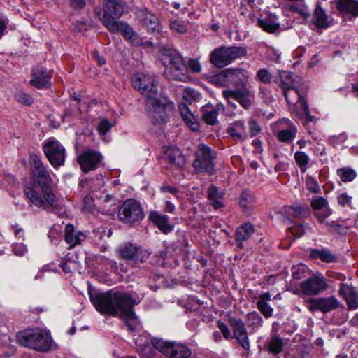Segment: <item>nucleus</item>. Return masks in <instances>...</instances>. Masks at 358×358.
<instances>
[{"instance_id": "nucleus-44", "label": "nucleus", "mask_w": 358, "mask_h": 358, "mask_svg": "<svg viewBox=\"0 0 358 358\" xmlns=\"http://www.w3.org/2000/svg\"><path fill=\"white\" fill-rule=\"evenodd\" d=\"M152 264L160 266H171L172 264L169 261V257L168 256L167 250H161L156 253L152 257Z\"/></svg>"}, {"instance_id": "nucleus-26", "label": "nucleus", "mask_w": 358, "mask_h": 358, "mask_svg": "<svg viewBox=\"0 0 358 358\" xmlns=\"http://www.w3.org/2000/svg\"><path fill=\"white\" fill-rule=\"evenodd\" d=\"M140 21L148 31L155 32L160 30V24L158 18L152 13L147 10H141L138 13Z\"/></svg>"}, {"instance_id": "nucleus-9", "label": "nucleus", "mask_w": 358, "mask_h": 358, "mask_svg": "<svg viewBox=\"0 0 358 358\" xmlns=\"http://www.w3.org/2000/svg\"><path fill=\"white\" fill-rule=\"evenodd\" d=\"M131 81L134 88L145 96L147 100L157 96V81L155 77L136 73L132 76Z\"/></svg>"}, {"instance_id": "nucleus-12", "label": "nucleus", "mask_w": 358, "mask_h": 358, "mask_svg": "<svg viewBox=\"0 0 358 358\" xmlns=\"http://www.w3.org/2000/svg\"><path fill=\"white\" fill-rule=\"evenodd\" d=\"M222 93L229 104L236 107V104L230 101V99H232L236 100L240 106L245 110H248L251 108L255 99L254 93L250 90L246 85L242 86L241 88L225 90H223Z\"/></svg>"}, {"instance_id": "nucleus-56", "label": "nucleus", "mask_w": 358, "mask_h": 358, "mask_svg": "<svg viewBox=\"0 0 358 358\" xmlns=\"http://www.w3.org/2000/svg\"><path fill=\"white\" fill-rule=\"evenodd\" d=\"M352 197L344 192L337 196L338 203L342 207H351Z\"/></svg>"}, {"instance_id": "nucleus-62", "label": "nucleus", "mask_w": 358, "mask_h": 358, "mask_svg": "<svg viewBox=\"0 0 358 358\" xmlns=\"http://www.w3.org/2000/svg\"><path fill=\"white\" fill-rule=\"evenodd\" d=\"M151 343H152V341ZM155 350L157 349L155 348L154 345L152 344L151 347L149 348H144V350L139 352L140 358H152L156 352Z\"/></svg>"}, {"instance_id": "nucleus-16", "label": "nucleus", "mask_w": 358, "mask_h": 358, "mask_svg": "<svg viewBox=\"0 0 358 358\" xmlns=\"http://www.w3.org/2000/svg\"><path fill=\"white\" fill-rule=\"evenodd\" d=\"M306 303L311 311L320 310L323 313L336 310L340 306V302L334 296L309 298L306 299Z\"/></svg>"}, {"instance_id": "nucleus-41", "label": "nucleus", "mask_w": 358, "mask_h": 358, "mask_svg": "<svg viewBox=\"0 0 358 358\" xmlns=\"http://www.w3.org/2000/svg\"><path fill=\"white\" fill-rule=\"evenodd\" d=\"M210 82L216 87H227L231 83L227 69L210 78Z\"/></svg>"}, {"instance_id": "nucleus-52", "label": "nucleus", "mask_w": 358, "mask_h": 358, "mask_svg": "<svg viewBox=\"0 0 358 358\" xmlns=\"http://www.w3.org/2000/svg\"><path fill=\"white\" fill-rule=\"evenodd\" d=\"M199 96V93L190 87H186L182 93L183 99L189 103L197 100Z\"/></svg>"}, {"instance_id": "nucleus-14", "label": "nucleus", "mask_w": 358, "mask_h": 358, "mask_svg": "<svg viewBox=\"0 0 358 358\" xmlns=\"http://www.w3.org/2000/svg\"><path fill=\"white\" fill-rule=\"evenodd\" d=\"M282 90L289 106H293L294 108L298 107L300 108L302 106V103L306 102V87L302 82Z\"/></svg>"}, {"instance_id": "nucleus-34", "label": "nucleus", "mask_w": 358, "mask_h": 358, "mask_svg": "<svg viewBox=\"0 0 358 358\" xmlns=\"http://www.w3.org/2000/svg\"><path fill=\"white\" fill-rule=\"evenodd\" d=\"M280 83L278 85L282 90L289 87L298 83L301 82V79L296 76H294L289 71H279Z\"/></svg>"}, {"instance_id": "nucleus-32", "label": "nucleus", "mask_w": 358, "mask_h": 358, "mask_svg": "<svg viewBox=\"0 0 358 358\" xmlns=\"http://www.w3.org/2000/svg\"><path fill=\"white\" fill-rule=\"evenodd\" d=\"M166 155L170 164L181 167L185 164L186 160L181 150L173 147H169Z\"/></svg>"}, {"instance_id": "nucleus-27", "label": "nucleus", "mask_w": 358, "mask_h": 358, "mask_svg": "<svg viewBox=\"0 0 358 358\" xmlns=\"http://www.w3.org/2000/svg\"><path fill=\"white\" fill-rule=\"evenodd\" d=\"M254 231V227L250 223L243 224L236 229L235 241L238 249L241 250L243 248V242L247 241Z\"/></svg>"}, {"instance_id": "nucleus-33", "label": "nucleus", "mask_w": 358, "mask_h": 358, "mask_svg": "<svg viewBox=\"0 0 358 358\" xmlns=\"http://www.w3.org/2000/svg\"><path fill=\"white\" fill-rule=\"evenodd\" d=\"M178 108L181 117L185 122V123L189 127V128H191L192 131H197L199 129V124L185 103H180L178 106Z\"/></svg>"}, {"instance_id": "nucleus-63", "label": "nucleus", "mask_w": 358, "mask_h": 358, "mask_svg": "<svg viewBox=\"0 0 358 358\" xmlns=\"http://www.w3.org/2000/svg\"><path fill=\"white\" fill-rule=\"evenodd\" d=\"M13 252L17 256H23L27 252V246L22 243H15L13 248Z\"/></svg>"}, {"instance_id": "nucleus-38", "label": "nucleus", "mask_w": 358, "mask_h": 358, "mask_svg": "<svg viewBox=\"0 0 358 358\" xmlns=\"http://www.w3.org/2000/svg\"><path fill=\"white\" fill-rule=\"evenodd\" d=\"M271 301V295L268 292L262 294L257 303V306L259 311L263 315L268 318L273 315V308L268 304V301Z\"/></svg>"}, {"instance_id": "nucleus-7", "label": "nucleus", "mask_w": 358, "mask_h": 358, "mask_svg": "<svg viewBox=\"0 0 358 358\" xmlns=\"http://www.w3.org/2000/svg\"><path fill=\"white\" fill-rule=\"evenodd\" d=\"M152 342L157 350L170 358H189L192 355V350L182 343L157 338H152Z\"/></svg>"}, {"instance_id": "nucleus-35", "label": "nucleus", "mask_w": 358, "mask_h": 358, "mask_svg": "<svg viewBox=\"0 0 358 358\" xmlns=\"http://www.w3.org/2000/svg\"><path fill=\"white\" fill-rule=\"evenodd\" d=\"M202 118L210 125H214L217 122L218 110L213 105L207 104L202 107Z\"/></svg>"}, {"instance_id": "nucleus-46", "label": "nucleus", "mask_w": 358, "mask_h": 358, "mask_svg": "<svg viewBox=\"0 0 358 358\" xmlns=\"http://www.w3.org/2000/svg\"><path fill=\"white\" fill-rule=\"evenodd\" d=\"M294 159L300 168L302 173H305L308 169V164L310 161L308 155L303 151H296L294 153Z\"/></svg>"}, {"instance_id": "nucleus-18", "label": "nucleus", "mask_w": 358, "mask_h": 358, "mask_svg": "<svg viewBox=\"0 0 358 358\" xmlns=\"http://www.w3.org/2000/svg\"><path fill=\"white\" fill-rule=\"evenodd\" d=\"M124 3L122 0H105L103 12L104 14L101 20L106 26L108 20L119 18L124 12Z\"/></svg>"}, {"instance_id": "nucleus-2", "label": "nucleus", "mask_w": 358, "mask_h": 358, "mask_svg": "<svg viewBox=\"0 0 358 358\" xmlns=\"http://www.w3.org/2000/svg\"><path fill=\"white\" fill-rule=\"evenodd\" d=\"M160 61L164 69L163 76L169 80L186 83L189 80L187 66L183 56L177 50L163 48L160 52Z\"/></svg>"}, {"instance_id": "nucleus-22", "label": "nucleus", "mask_w": 358, "mask_h": 358, "mask_svg": "<svg viewBox=\"0 0 358 358\" xmlns=\"http://www.w3.org/2000/svg\"><path fill=\"white\" fill-rule=\"evenodd\" d=\"M301 291H324L328 288L327 280L321 273L308 277L301 284Z\"/></svg>"}, {"instance_id": "nucleus-19", "label": "nucleus", "mask_w": 358, "mask_h": 358, "mask_svg": "<svg viewBox=\"0 0 358 358\" xmlns=\"http://www.w3.org/2000/svg\"><path fill=\"white\" fill-rule=\"evenodd\" d=\"M234 336L239 345L247 352L250 350V344L248 332L243 322L241 319H234L231 321Z\"/></svg>"}, {"instance_id": "nucleus-10", "label": "nucleus", "mask_w": 358, "mask_h": 358, "mask_svg": "<svg viewBox=\"0 0 358 358\" xmlns=\"http://www.w3.org/2000/svg\"><path fill=\"white\" fill-rule=\"evenodd\" d=\"M42 148L45 156L55 169H59L64 164L66 150L57 140L52 138L45 140Z\"/></svg>"}, {"instance_id": "nucleus-29", "label": "nucleus", "mask_w": 358, "mask_h": 358, "mask_svg": "<svg viewBox=\"0 0 358 358\" xmlns=\"http://www.w3.org/2000/svg\"><path fill=\"white\" fill-rule=\"evenodd\" d=\"M309 258L312 260L320 259L325 263H334L337 261V257L327 248H310L308 250Z\"/></svg>"}, {"instance_id": "nucleus-4", "label": "nucleus", "mask_w": 358, "mask_h": 358, "mask_svg": "<svg viewBox=\"0 0 358 358\" xmlns=\"http://www.w3.org/2000/svg\"><path fill=\"white\" fill-rule=\"evenodd\" d=\"M36 185L34 183L26 185L24 188V193L26 198L34 205L43 207L44 209H48L49 207H52L54 209L61 208L59 200L57 199L52 189V185L41 188L45 201H44L41 194L36 192Z\"/></svg>"}, {"instance_id": "nucleus-21", "label": "nucleus", "mask_w": 358, "mask_h": 358, "mask_svg": "<svg viewBox=\"0 0 358 358\" xmlns=\"http://www.w3.org/2000/svg\"><path fill=\"white\" fill-rule=\"evenodd\" d=\"M309 210L307 206H288L282 208L280 213L281 220L286 224L293 223L290 217L295 218H304L308 215Z\"/></svg>"}, {"instance_id": "nucleus-58", "label": "nucleus", "mask_w": 358, "mask_h": 358, "mask_svg": "<svg viewBox=\"0 0 358 358\" xmlns=\"http://www.w3.org/2000/svg\"><path fill=\"white\" fill-rule=\"evenodd\" d=\"M208 199L210 201H213L216 199H222V193L220 192L218 189L213 186L210 185L208 189Z\"/></svg>"}, {"instance_id": "nucleus-57", "label": "nucleus", "mask_w": 358, "mask_h": 358, "mask_svg": "<svg viewBox=\"0 0 358 358\" xmlns=\"http://www.w3.org/2000/svg\"><path fill=\"white\" fill-rule=\"evenodd\" d=\"M169 27L171 29L175 30L179 33H185L187 31L185 22L180 20H174L171 22Z\"/></svg>"}, {"instance_id": "nucleus-42", "label": "nucleus", "mask_w": 358, "mask_h": 358, "mask_svg": "<svg viewBox=\"0 0 358 358\" xmlns=\"http://www.w3.org/2000/svg\"><path fill=\"white\" fill-rule=\"evenodd\" d=\"M291 272L293 279L299 280L302 278H306L310 274L311 271L306 265L303 264H299L293 265L291 268Z\"/></svg>"}, {"instance_id": "nucleus-45", "label": "nucleus", "mask_w": 358, "mask_h": 358, "mask_svg": "<svg viewBox=\"0 0 358 358\" xmlns=\"http://www.w3.org/2000/svg\"><path fill=\"white\" fill-rule=\"evenodd\" d=\"M14 99L17 103L25 106H30L34 103V98L22 90L15 91Z\"/></svg>"}, {"instance_id": "nucleus-1", "label": "nucleus", "mask_w": 358, "mask_h": 358, "mask_svg": "<svg viewBox=\"0 0 358 358\" xmlns=\"http://www.w3.org/2000/svg\"><path fill=\"white\" fill-rule=\"evenodd\" d=\"M92 303L103 315L125 319L128 329L134 331L138 324L134 306L138 303L129 292H88Z\"/></svg>"}, {"instance_id": "nucleus-8", "label": "nucleus", "mask_w": 358, "mask_h": 358, "mask_svg": "<svg viewBox=\"0 0 358 358\" xmlns=\"http://www.w3.org/2000/svg\"><path fill=\"white\" fill-rule=\"evenodd\" d=\"M117 217L125 224H134L142 220L145 214L141 203L134 199H128L120 206Z\"/></svg>"}, {"instance_id": "nucleus-24", "label": "nucleus", "mask_w": 358, "mask_h": 358, "mask_svg": "<svg viewBox=\"0 0 358 358\" xmlns=\"http://www.w3.org/2000/svg\"><path fill=\"white\" fill-rule=\"evenodd\" d=\"M227 131L236 142H244L248 136L247 126L243 120L234 121Z\"/></svg>"}, {"instance_id": "nucleus-3", "label": "nucleus", "mask_w": 358, "mask_h": 358, "mask_svg": "<svg viewBox=\"0 0 358 358\" xmlns=\"http://www.w3.org/2000/svg\"><path fill=\"white\" fill-rule=\"evenodd\" d=\"M17 339L21 345L43 352L50 350L52 345L50 334L39 329L21 331L17 334Z\"/></svg>"}, {"instance_id": "nucleus-39", "label": "nucleus", "mask_w": 358, "mask_h": 358, "mask_svg": "<svg viewBox=\"0 0 358 358\" xmlns=\"http://www.w3.org/2000/svg\"><path fill=\"white\" fill-rule=\"evenodd\" d=\"M168 285L164 275L152 273L149 278V287L151 289H164L168 288Z\"/></svg>"}, {"instance_id": "nucleus-15", "label": "nucleus", "mask_w": 358, "mask_h": 358, "mask_svg": "<svg viewBox=\"0 0 358 358\" xmlns=\"http://www.w3.org/2000/svg\"><path fill=\"white\" fill-rule=\"evenodd\" d=\"M120 256L127 260L144 262L150 255L148 250L138 247L131 243L122 245L118 250Z\"/></svg>"}, {"instance_id": "nucleus-36", "label": "nucleus", "mask_w": 358, "mask_h": 358, "mask_svg": "<svg viewBox=\"0 0 358 358\" xmlns=\"http://www.w3.org/2000/svg\"><path fill=\"white\" fill-rule=\"evenodd\" d=\"M313 18L314 24L318 28H327L330 24L328 21V16L319 4L317 5L315 9Z\"/></svg>"}, {"instance_id": "nucleus-5", "label": "nucleus", "mask_w": 358, "mask_h": 358, "mask_svg": "<svg viewBox=\"0 0 358 358\" xmlns=\"http://www.w3.org/2000/svg\"><path fill=\"white\" fill-rule=\"evenodd\" d=\"M194 157L192 166L197 173L213 175L215 173L213 162L217 157V152L215 150L203 143H200L197 146Z\"/></svg>"}, {"instance_id": "nucleus-37", "label": "nucleus", "mask_w": 358, "mask_h": 358, "mask_svg": "<svg viewBox=\"0 0 358 358\" xmlns=\"http://www.w3.org/2000/svg\"><path fill=\"white\" fill-rule=\"evenodd\" d=\"M289 127L286 129H282L278 132L277 138L282 143H289L294 141L296 136L297 128L289 120Z\"/></svg>"}, {"instance_id": "nucleus-53", "label": "nucleus", "mask_w": 358, "mask_h": 358, "mask_svg": "<svg viewBox=\"0 0 358 358\" xmlns=\"http://www.w3.org/2000/svg\"><path fill=\"white\" fill-rule=\"evenodd\" d=\"M73 226L71 224H67L65 227V241L69 244L75 245L78 243V238L73 235Z\"/></svg>"}, {"instance_id": "nucleus-54", "label": "nucleus", "mask_w": 358, "mask_h": 358, "mask_svg": "<svg viewBox=\"0 0 358 358\" xmlns=\"http://www.w3.org/2000/svg\"><path fill=\"white\" fill-rule=\"evenodd\" d=\"M257 80L264 84L270 83L273 76L266 69H261L257 72Z\"/></svg>"}, {"instance_id": "nucleus-6", "label": "nucleus", "mask_w": 358, "mask_h": 358, "mask_svg": "<svg viewBox=\"0 0 358 358\" xmlns=\"http://www.w3.org/2000/svg\"><path fill=\"white\" fill-rule=\"evenodd\" d=\"M246 55V50L239 46H222L210 53V62L217 68H223L235 59Z\"/></svg>"}, {"instance_id": "nucleus-61", "label": "nucleus", "mask_w": 358, "mask_h": 358, "mask_svg": "<svg viewBox=\"0 0 358 358\" xmlns=\"http://www.w3.org/2000/svg\"><path fill=\"white\" fill-rule=\"evenodd\" d=\"M111 128V124L108 120H102L97 127V130L101 134H106Z\"/></svg>"}, {"instance_id": "nucleus-20", "label": "nucleus", "mask_w": 358, "mask_h": 358, "mask_svg": "<svg viewBox=\"0 0 358 358\" xmlns=\"http://www.w3.org/2000/svg\"><path fill=\"white\" fill-rule=\"evenodd\" d=\"M51 78L50 71L43 66H36L32 69L30 84L38 89L47 87Z\"/></svg>"}, {"instance_id": "nucleus-13", "label": "nucleus", "mask_w": 358, "mask_h": 358, "mask_svg": "<svg viewBox=\"0 0 358 358\" xmlns=\"http://www.w3.org/2000/svg\"><path fill=\"white\" fill-rule=\"evenodd\" d=\"M29 163L33 176L41 189L52 185L53 180L39 156L34 153L30 154Z\"/></svg>"}, {"instance_id": "nucleus-51", "label": "nucleus", "mask_w": 358, "mask_h": 358, "mask_svg": "<svg viewBox=\"0 0 358 358\" xmlns=\"http://www.w3.org/2000/svg\"><path fill=\"white\" fill-rule=\"evenodd\" d=\"M135 343L136 345L137 350L138 352L144 350V348H149L152 346L151 339H150L147 336L144 335H140L136 338Z\"/></svg>"}, {"instance_id": "nucleus-31", "label": "nucleus", "mask_w": 358, "mask_h": 358, "mask_svg": "<svg viewBox=\"0 0 358 358\" xmlns=\"http://www.w3.org/2000/svg\"><path fill=\"white\" fill-rule=\"evenodd\" d=\"M336 8L343 13H350L352 16H358V1L337 0Z\"/></svg>"}, {"instance_id": "nucleus-64", "label": "nucleus", "mask_w": 358, "mask_h": 358, "mask_svg": "<svg viewBox=\"0 0 358 358\" xmlns=\"http://www.w3.org/2000/svg\"><path fill=\"white\" fill-rule=\"evenodd\" d=\"M217 326L226 339H229L232 338L231 331L224 322L218 321Z\"/></svg>"}, {"instance_id": "nucleus-49", "label": "nucleus", "mask_w": 358, "mask_h": 358, "mask_svg": "<svg viewBox=\"0 0 358 358\" xmlns=\"http://www.w3.org/2000/svg\"><path fill=\"white\" fill-rule=\"evenodd\" d=\"M349 309L358 308V292H341Z\"/></svg>"}, {"instance_id": "nucleus-23", "label": "nucleus", "mask_w": 358, "mask_h": 358, "mask_svg": "<svg viewBox=\"0 0 358 358\" xmlns=\"http://www.w3.org/2000/svg\"><path fill=\"white\" fill-rule=\"evenodd\" d=\"M106 27L113 33L121 32L127 40H131L134 36L132 27L124 22H117L116 20L110 19L106 21Z\"/></svg>"}, {"instance_id": "nucleus-40", "label": "nucleus", "mask_w": 358, "mask_h": 358, "mask_svg": "<svg viewBox=\"0 0 358 358\" xmlns=\"http://www.w3.org/2000/svg\"><path fill=\"white\" fill-rule=\"evenodd\" d=\"M255 198L248 189L243 190L240 196L239 204L244 211L251 210L254 206Z\"/></svg>"}, {"instance_id": "nucleus-48", "label": "nucleus", "mask_w": 358, "mask_h": 358, "mask_svg": "<svg viewBox=\"0 0 358 358\" xmlns=\"http://www.w3.org/2000/svg\"><path fill=\"white\" fill-rule=\"evenodd\" d=\"M258 25L264 31L270 33L275 32L280 28V24L269 19H259Z\"/></svg>"}, {"instance_id": "nucleus-25", "label": "nucleus", "mask_w": 358, "mask_h": 358, "mask_svg": "<svg viewBox=\"0 0 358 358\" xmlns=\"http://www.w3.org/2000/svg\"><path fill=\"white\" fill-rule=\"evenodd\" d=\"M283 339L276 334H272L271 337L264 344L263 350L273 355H278L283 351Z\"/></svg>"}, {"instance_id": "nucleus-28", "label": "nucleus", "mask_w": 358, "mask_h": 358, "mask_svg": "<svg viewBox=\"0 0 358 358\" xmlns=\"http://www.w3.org/2000/svg\"><path fill=\"white\" fill-rule=\"evenodd\" d=\"M150 220L157 228L165 234L171 232L173 227L169 223V217L157 211H152L149 215Z\"/></svg>"}, {"instance_id": "nucleus-50", "label": "nucleus", "mask_w": 358, "mask_h": 358, "mask_svg": "<svg viewBox=\"0 0 358 358\" xmlns=\"http://www.w3.org/2000/svg\"><path fill=\"white\" fill-rule=\"evenodd\" d=\"M103 264L106 266V271H109L110 273H118L119 269L122 272L127 271V268L123 264H120V266H118L117 262L110 259H105L103 261Z\"/></svg>"}, {"instance_id": "nucleus-59", "label": "nucleus", "mask_w": 358, "mask_h": 358, "mask_svg": "<svg viewBox=\"0 0 358 358\" xmlns=\"http://www.w3.org/2000/svg\"><path fill=\"white\" fill-rule=\"evenodd\" d=\"M248 124L250 136L252 137L257 136L261 132L262 127L255 120L251 119Z\"/></svg>"}, {"instance_id": "nucleus-17", "label": "nucleus", "mask_w": 358, "mask_h": 358, "mask_svg": "<svg viewBox=\"0 0 358 358\" xmlns=\"http://www.w3.org/2000/svg\"><path fill=\"white\" fill-rule=\"evenodd\" d=\"M103 159L102 155L93 150H87L82 152L78 157V162L84 173L96 169Z\"/></svg>"}, {"instance_id": "nucleus-43", "label": "nucleus", "mask_w": 358, "mask_h": 358, "mask_svg": "<svg viewBox=\"0 0 358 358\" xmlns=\"http://www.w3.org/2000/svg\"><path fill=\"white\" fill-rule=\"evenodd\" d=\"M337 175L343 182H348L357 177V172L351 167L345 166L337 169Z\"/></svg>"}, {"instance_id": "nucleus-55", "label": "nucleus", "mask_w": 358, "mask_h": 358, "mask_svg": "<svg viewBox=\"0 0 358 358\" xmlns=\"http://www.w3.org/2000/svg\"><path fill=\"white\" fill-rule=\"evenodd\" d=\"M187 70H190L192 73H199L201 71L202 66L199 62V59L190 58L187 62H186Z\"/></svg>"}, {"instance_id": "nucleus-60", "label": "nucleus", "mask_w": 358, "mask_h": 358, "mask_svg": "<svg viewBox=\"0 0 358 358\" xmlns=\"http://www.w3.org/2000/svg\"><path fill=\"white\" fill-rule=\"evenodd\" d=\"M327 204V201L322 196L316 197L311 201V206L314 209L320 210Z\"/></svg>"}, {"instance_id": "nucleus-47", "label": "nucleus", "mask_w": 358, "mask_h": 358, "mask_svg": "<svg viewBox=\"0 0 358 358\" xmlns=\"http://www.w3.org/2000/svg\"><path fill=\"white\" fill-rule=\"evenodd\" d=\"M247 320L248 324L252 327V330L258 329L262 327L264 320L262 316L257 312H252L247 315Z\"/></svg>"}, {"instance_id": "nucleus-30", "label": "nucleus", "mask_w": 358, "mask_h": 358, "mask_svg": "<svg viewBox=\"0 0 358 358\" xmlns=\"http://www.w3.org/2000/svg\"><path fill=\"white\" fill-rule=\"evenodd\" d=\"M231 83L241 84L242 86L246 85L250 75L248 72L243 69H227Z\"/></svg>"}, {"instance_id": "nucleus-11", "label": "nucleus", "mask_w": 358, "mask_h": 358, "mask_svg": "<svg viewBox=\"0 0 358 358\" xmlns=\"http://www.w3.org/2000/svg\"><path fill=\"white\" fill-rule=\"evenodd\" d=\"M146 108L148 115L152 124L166 123L169 120V113L172 106L162 102L156 98L147 100Z\"/></svg>"}]
</instances>
